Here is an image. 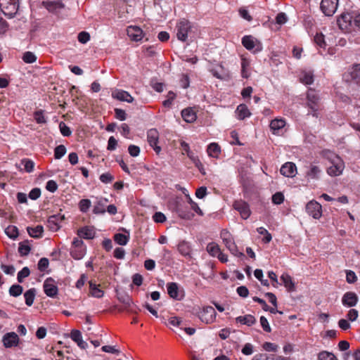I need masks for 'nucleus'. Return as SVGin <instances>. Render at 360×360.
Here are the masks:
<instances>
[{"label":"nucleus","mask_w":360,"mask_h":360,"mask_svg":"<svg viewBox=\"0 0 360 360\" xmlns=\"http://www.w3.org/2000/svg\"><path fill=\"white\" fill-rule=\"evenodd\" d=\"M19 8V0H0V10L8 18H13Z\"/></svg>","instance_id":"nucleus-1"},{"label":"nucleus","mask_w":360,"mask_h":360,"mask_svg":"<svg viewBox=\"0 0 360 360\" xmlns=\"http://www.w3.org/2000/svg\"><path fill=\"white\" fill-rule=\"evenodd\" d=\"M307 105L310 109L307 115H311L313 117H318L319 97L316 91L312 89H309L307 94Z\"/></svg>","instance_id":"nucleus-2"},{"label":"nucleus","mask_w":360,"mask_h":360,"mask_svg":"<svg viewBox=\"0 0 360 360\" xmlns=\"http://www.w3.org/2000/svg\"><path fill=\"white\" fill-rule=\"evenodd\" d=\"M243 46L253 53L261 52L263 49L262 42L252 35H245L241 39Z\"/></svg>","instance_id":"nucleus-3"},{"label":"nucleus","mask_w":360,"mask_h":360,"mask_svg":"<svg viewBox=\"0 0 360 360\" xmlns=\"http://www.w3.org/2000/svg\"><path fill=\"white\" fill-rule=\"evenodd\" d=\"M42 6L49 12L54 15H60L65 9V4L60 0L43 1Z\"/></svg>","instance_id":"nucleus-4"},{"label":"nucleus","mask_w":360,"mask_h":360,"mask_svg":"<svg viewBox=\"0 0 360 360\" xmlns=\"http://www.w3.org/2000/svg\"><path fill=\"white\" fill-rule=\"evenodd\" d=\"M191 28V22L186 19H181L176 25V37L178 39L181 41H186Z\"/></svg>","instance_id":"nucleus-5"},{"label":"nucleus","mask_w":360,"mask_h":360,"mask_svg":"<svg viewBox=\"0 0 360 360\" xmlns=\"http://www.w3.org/2000/svg\"><path fill=\"white\" fill-rule=\"evenodd\" d=\"M217 313L211 306L204 307L198 312V316L201 321L208 324L214 321Z\"/></svg>","instance_id":"nucleus-6"},{"label":"nucleus","mask_w":360,"mask_h":360,"mask_svg":"<svg viewBox=\"0 0 360 360\" xmlns=\"http://www.w3.org/2000/svg\"><path fill=\"white\" fill-rule=\"evenodd\" d=\"M221 236L224 245L233 255L236 257L244 256L243 252L238 250L237 246L236 245L233 240L231 238V236L228 231L224 230L221 233Z\"/></svg>","instance_id":"nucleus-7"},{"label":"nucleus","mask_w":360,"mask_h":360,"mask_svg":"<svg viewBox=\"0 0 360 360\" xmlns=\"http://www.w3.org/2000/svg\"><path fill=\"white\" fill-rule=\"evenodd\" d=\"M344 168L345 163L342 159H332L327 169V172L330 176H336L342 173Z\"/></svg>","instance_id":"nucleus-8"},{"label":"nucleus","mask_w":360,"mask_h":360,"mask_svg":"<svg viewBox=\"0 0 360 360\" xmlns=\"http://www.w3.org/2000/svg\"><path fill=\"white\" fill-rule=\"evenodd\" d=\"M338 6V0H322L320 8L326 16H332L335 13Z\"/></svg>","instance_id":"nucleus-9"},{"label":"nucleus","mask_w":360,"mask_h":360,"mask_svg":"<svg viewBox=\"0 0 360 360\" xmlns=\"http://www.w3.org/2000/svg\"><path fill=\"white\" fill-rule=\"evenodd\" d=\"M43 288L45 294L50 297H54L58 294V289L56 285V282L53 278L51 277L47 278L44 281Z\"/></svg>","instance_id":"nucleus-10"},{"label":"nucleus","mask_w":360,"mask_h":360,"mask_svg":"<svg viewBox=\"0 0 360 360\" xmlns=\"http://www.w3.org/2000/svg\"><path fill=\"white\" fill-rule=\"evenodd\" d=\"M307 212L314 219H318L322 215V207L315 200L309 201L306 205Z\"/></svg>","instance_id":"nucleus-11"},{"label":"nucleus","mask_w":360,"mask_h":360,"mask_svg":"<svg viewBox=\"0 0 360 360\" xmlns=\"http://www.w3.org/2000/svg\"><path fill=\"white\" fill-rule=\"evenodd\" d=\"M159 133L155 129H150L147 133V139L150 146L154 149L156 154L158 155L161 150L160 146H157L158 142Z\"/></svg>","instance_id":"nucleus-12"},{"label":"nucleus","mask_w":360,"mask_h":360,"mask_svg":"<svg viewBox=\"0 0 360 360\" xmlns=\"http://www.w3.org/2000/svg\"><path fill=\"white\" fill-rule=\"evenodd\" d=\"M354 17L349 13H342L337 22L341 30H348L353 24Z\"/></svg>","instance_id":"nucleus-13"},{"label":"nucleus","mask_w":360,"mask_h":360,"mask_svg":"<svg viewBox=\"0 0 360 360\" xmlns=\"http://www.w3.org/2000/svg\"><path fill=\"white\" fill-rule=\"evenodd\" d=\"M233 207L240 214L241 217L247 219L250 215V210L247 202L243 200H237L233 203Z\"/></svg>","instance_id":"nucleus-14"},{"label":"nucleus","mask_w":360,"mask_h":360,"mask_svg":"<svg viewBox=\"0 0 360 360\" xmlns=\"http://www.w3.org/2000/svg\"><path fill=\"white\" fill-rule=\"evenodd\" d=\"M128 37L131 41H140L144 37L143 30L138 26H129L127 29Z\"/></svg>","instance_id":"nucleus-15"},{"label":"nucleus","mask_w":360,"mask_h":360,"mask_svg":"<svg viewBox=\"0 0 360 360\" xmlns=\"http://www.w3.org/2000/svg\"><path fill=\"white\" fill-rule=\"evenodd\" d=\"M167 288V293L170 297L176 300H181L184 298V295L179 290V285L176 283H168Z\"/></svg>","instance_id":"nucleus-16"},{"label":"nucleus","mask_w":360,"mask_h":360,"mask_svg":"<svg viewBox=\"0 0 360 360\" xmlns=\"http://www.w3.org/2000/svg\"><path fill=\"white\" fill-rule=\"evenodd\" d=\"M2 342L5 347L11 348L18 345L19 338L14 332L7 333L3 336Z\"/></svg>","instance_id":"nucleus-17"},{"label":"nucleus","mask_w":360,"mask_h":360,"mask_svg":"<svg viewBox=\"0 0 360 360\" xmlns=\"http://www.w3.org/2000/svg\"><path fill=\"white\" fill-rule=\"evenodd\" d=\"M359 298L354 292H347L342 297V303L346 307H352L356 305Z\"/></svg>","instance_id":"nucleus-18"},{"label":"nucleus","mask_w":360,"mask_h":360,"mask_svg":"<svg viewBox=\"0 0 360 360\" xmlns=\"http://www.w3.org/2000/svg\"><path fill=\"white\" fill-rule=\"evenodd\" d=\"M133 0H120L119 4H122L121 9L119 11V18H124L123 20H127V16L125 13L129 14L133 11V6L131 3H133Z\"/></svg>","instance_id":"nucleus-19"},{"label":"nucleus","mask_w":360,"mask_h":360,"mask_svg":"<svg viewBox=\"0 0 360 360\" xmlns=\"http://www.w3.org/2000/svg\"><path fill=\"white\" fill-rule=\"evenodd\" d=\"M65 219L63 215L54 214L48 218L47 226L52 231H58L60 226V223Z\"/></svg>","instance_id":"nucleus-20"},{"label":"nucleus","mask_w":360,"mask_h":360,"mask_svg":"<svg viewBox=\"0 0 360 360\" xmlns=\"http://www.w3.org/2000/svg\"><path fill=\"white\" fill-rule=\"evenodd\" d=\"M114 98L129 103H131L134 101V98L131 95L128 91L122 89H114Z\"/></svg>","instance_id":"nucleus-21"},{"label":"nucleus","mask_w":360,"mask_h":360,"mask_svg":"<svg viewBox=\"0 0 360 360\" xmlns=\"http://www.w3.org/2000/svg\"><path fill=\"white\" fill-rule=\"evenodd\" d=\"M281 174L287 177H292L297 173V167L292 162L285 163L280 169Z\"/></svg>","instance_id":"nucleus-22"},{"label":"nucleus","mask_w":360,"mask_h":360,"mask_svg":"<svg viewBox=\"0 0 360 360\" xmlns=\"http://www.w3.org/2000/svg\"><path fill=\"white\" fill-rule=\"evenodd\" d=\"M108 200L106 198L101 199L98 205L95 206L94 209V212L96 214L104 213L105 212V207L107 208V211L110 213H112V205H107Z\"/></svg>","instance_id":"nucleus-23"},{"label":"nucleus","mask_w":360,"mask_h":360,"mask_svg":"<svg viewBox=\"0 0 360 360\" xmlns=\"http://www.w3.org/2000/svg\"><path fill=\"white\" fill-rule=\"evenodd\" d=\"M15 167L20 172H31L33 171L34 163L29 159H22L19 163L15 164Z\"/></svg>","instance_id":"nucleus-24"},{"label":"nucleus","mask_w":360,"mask_h":360,"mask_svg":"<svg viewBox=\"0 0 360 360\" xmlns=\"http://www.w3.org/2000/svg\"><path fill=\"white\" fill-rule=\"evenodd\" d=\"M285 120L283 118H276L271 121L270 129L274 134H278L279 131L285 126Z\"/></svg>","instance_id":"nucleus-25"},{"label":"nucleus","mask_w":360,"mask_h":360,"mask_svg":"<svg viewBox=\"0 0 360 360\" xmlns=\"http://www.w3.org/2000/svg\"><path fill=\"white\" fill-rule=\"evenodd\" d=\"M236 113L238 119L240 120H243L251 115V112L245 104H240L238 105L236 110Z\"/></svg>","instance_id":"nucleus-26"},{"label":"nucleus","mask_w":360,"mask_h":360,"mask_svg":"<svg viewBox=\"0 0 360 360\" xmlns=\"http://www.w3.org/2000/svg\"><path fill=\"white\" fill-rule=\"evenodd\" d=\"M70 337L72 340L75 342L80 348L85 349L87 347V343L82 340V333L79 330H72Z\"/></svg>","instance_id":"nucleus-27"},{"label":"nucleus","mask_w":360,"mask_h":360,"mask_svg":"<svg viewBox=\"0 0 360 360\" xmlns=\"http://www.w3.org/2000/svg\"><path fill=\"white\" fill-rule=\"evenodd\" d=\"M77 235L84 239H91L95 236V231L92 227L84 226L77 231Z\"/></svg>","instance_id":"nucleus-28"},{"label":"nucleus","mask_w":360,"mask_h":360,"mask_svg":"<svg viewBox=\"0 0 360 360\" xmlns=\"http://www.w3.org/2000/svg\"><path fill=\"white\" fill-rule=\"evenodd\" d=\"M236 321L237 323L250 326L256 323V319L254 316L251 314H247L245 316H238L236 319Z\"/></svg>","instance_id":"nucleus-29"},{"label":"nucleus","mask_w":360,"mask_h":360,"mask_svg":"<svg viewBox=\"0 0 360 360\" xmlns=\"http://www.w3.org/2000/svg\"><path fill=\"white\" fill-rule=\"evenodd\" d=\"M125 233H115L114 234V241L120 245H126L129 240V233L124 230Z\"/></svg>","instance_id":"nucleus-30"},{"label":"nucleus","mask_w":360,"mask_h":360,"mask_svg":"<svg viewBox=\"0 0 360 360\" xmlns=\"http://www.w3.org/2000/svg\"><path fill=\"white\" fill-rule=\"evenodd\" d=\"M207 152L210 158H218L221 148L217 143H212L207 146Z\"/></svg>","instance_id":"nucleus-31"},{"label":"nucleus","mask_w":360,"mask_h":360,"mask_svg":"<svg viewBox=\"0 0 360 360\" xmlns=\"http://www.w3.org/2000/svg\"><path fill=\"white\" fill-rule=\"evenodd\" d=\"M181 116L186 122H193L196 119V115L191 108H186L181 111Z\"/></svg>","instance_id":"nucleus-32"},{"label":"nucleus","mask_w":360,"mask_h":360,"mask_svg":"<svg viewBox=\"0 0 360 360\" xmlns=\"http://www.w3.org/2000/svg\"><path fill=\"white\" fill-rule=\"evenodd\" d=\"M118 299L123 303V310H126L129 312L133 311L134 304L132 300L128 295H124Z\"/></svg>","instance_id":"nucleus-33"},{"label":"nucleus","mask_w":360,"mask_h":360,"mask_svg":"<svg viewBox=\"0 0 360 360\" xmlns=\"http://www.w3.org/2000/svg\"><path fill=\"white\" fill-rule=\"evenodd\" d=\"M281 280L282 281L283 285L287 288L288 291L295 290V284L292 280V278L288 274H283L281 276Z\"/></svg>","instance_id":"nucleus-34"},{"label":"nucleus","mask_w":360,"mask_h":360,"mask_svg":"<svg viewBox=\"0 0 360 360\" xmlns=\"http://www.w3.org/2000/svg\"><path fill=\"white\" fill-rule=\"evenodd\" d=\"M27 231L31 237L37 238L41 237L44 229L42 226L38 225L34 228L27 227Z\"/></svg>","instance_id":"nucleus-35"},{"label":"nucleus","mask_w":360,"mask_h":360,"mask_svg":"<svg viewBox=\"0 0 360 360\" xmlns=\"http://www.w3.org/2000/svg\"><path fill=\"white\" fill-rule=\"evenodd\" d=\"M35 294H36V290L34 288H31V289L27 290L24 293L25 304L27 306L30 307L32 305L34 300Z\"/></svg>","instance_id":"nucleus-36"},{"label":"nucleus","mask_w":360,"mask_h":360,"mask_svg":"<svg viewBox=\"0 0 360 360\" xmlns=\"http://www.w3.org/2000/svg\"><path fill=\"white\" fill-rule=\"evenodd\" d=\"M178 250L181 255L187 257L190 256L191 248L188 243L182 241L178 245Z\"/></svg>","instance_id":"nucleus-37"},{"label":"nucleus","mask_w":360,"mask_h":360,"mask_svg":"<svg viewBox=\"0 0 360 360\" xmlns=\"http://www.w3.org/2000/svg\"><path fill=\"white\" fill-rule=\"evenodd\" d=\"M90 294L95 297L100 298L103 295V291L98 288L97 285L92 281L89 282Z\"/></svg>","instance_id":"nucleus-38"},{"label":"nucleus","mask_w":360,"mask_h":360,"mask_svg":"<svg viewBox=\"0 0 360 360\" xmlns=\"http://www.w3.org/2000/svg\"><path fill=\"white\" fill-rule=\"evenodd\" d=\"M300 80L306 85L311 84L314 82V75L311 72H303Z\"/></svg>","instance_id":"nucleus-39"},{"label":"nucleus","mask_w":360,"mask_h":360,"mask_svg":"<svg viewBox=\"0 0 360 360\" xmlns=\"http://www.w3.org/2000/svg\"><path fill=\"white\" fill-rule=\"evenodd\" d=\"M207 251L211 256L217 257L221 250L217 244L210 243L207 246Z\"/></svg>","instance_id":"nucleus-40"},{"label":"nucleus","mask_w":360,"mask_h":360,"mask_svg":"<svg viewBox=\"0 0 360 360\" xmlns=\"http://www.w3.org/2000/svg\"><path fill=\"white\" fill-rule=\"evenodd\" d=\"M37 58L36 55L31 51H25L23 53L22 57V60L25 63H28V64H31V63L36 62Z\"/></svg>","instance_id":"nucleus-41"},{"label":"nucleus","mask_w":360,"mask_h":360,"mask_svg":"<svg viewBox=\"0 0 360 360\" xmlns=\"http://www.w3.org/2000/svg\"><path fill=\"white\" fill-rule=\"evenodd\" d=\"M314 41L319 47L321 49H325L326 46L325 37L322 33H316L314 37Z\"/></svg>","instance_id":"nucleus-42"},{"label":"nucleus","mask_w":360,"mask_h":360,"mask_svg":"<svg viewBox=\"0 0 360 360\" xmlns=\"http://www.w3.org/2000/svg\"><path fill=\"white\" fill-rule=\"evenodd\" d=\"M114 360H130V359L122 352L120 347L114 345Z\"/></svg>","instance_id":"nucleus-43"},{"label":"nucleus","mask_w":360,"mask_h":360,"mask_svg":"<svg viewBox=\"0 0 360 360\" xmlns=\"http://www.w3.org/2000/svg\"><path fill=\"white\" fill-rule=\"evenodd\" d=\"M23 288L18 284L13 285L9 288V294L13 297H18L22 294Z\"/></svg>","instance_id":"nucleus-44"},{"label":"nucleus","mask_w":360,"mask_h":360,"mask_svg":"<svg viewBox=\"0 0 360 360\" xmlns=\"http://www.w3.org/2000/svg\"><path fill=\"white\" fill-rule=\"evenodd\" d=\"M6 234L11 238L15 239L18 236V229L15 226H8L5 229Z\"/></svg>","instance_id":"nucleus-45"},{"label":"nucleus","mask_w":360,"mask_h":360,"mask_svg":"<svg viewBox=\"0 0 360 360\" xmlns=\"http://www.w3.org/2000/svg\"><path fill=\"white\" fill-rule=\"evenodd\" d=\"M319 360H338V358L331 352L323 351L318 355Z\"/></svg>","instance_id":"nucleus-46"},{"label":"nucleus","mask_w":360,"mask_h":360,"mask_svg":"<svg viewBox=\"0 0 360 360\" xmlns=\"http://www.w3.org/2000/svg\"><path fill=\"white\" fill-rule=\"evenodd\" d=\"M167 98L163 101L162 104L164 107L169 108L176 98V94L173 91H170L168 92Z\"/></svg>","instance_id":"nucleus-47"},{"label":"nucleus","mask_w":360,"mask_h":360,"mask_svg":"<svg viewBox=\"0 0 360 360\" xmlns=\"http://www.w3.org/2000/svg\"><path fill=\"white\" fill-rule=\"evenodd\" d=\"M30 271L28 267H23L21 271H20L18 274L17 279L19 283H22L25 278H27L30 276Z\"/></svg>","instance_id":"nucleus-48"},{"label":"nucleus","mask_w":360,"mask_h":360,"mask_svg":"<svg viewBox=\"0 0 360 360\" xmlns=\"http://www.w3.org/2000/svg\"><path fill=\"white\" fill-rule=\"evenodd\" d=\"M34 118L38 124H44L46 122L44 112L41 110H37L34 113Z\"/></svg>","instance_id":"nucleus-49"},{"label":"nucleus","mask_w":360,"mask_h":360,"mask_svg":"<svg viewBox=\"0 0 360 360\" xmlns=\"http://www.w3.org/2000/svg\"><path fill=\"white\" fill-rule=\"evenodd\" d=\"M30 250L31 248L28 245L25 244L24 243H20L19 244L18 252L21 256L27 255L30 253Z\"/></svg>","instance_id":"nucleus-50"},{"label":"nucleus","mask_w":360,"mask_h":360,"mask_svg":"<svg viewBox=\"0 0 360 360\" xmlns=\"http://www.w3.org/2000/svg\"><path fill=\"white\" fill-rule=\"evenodd\" d=\"M49 262L46 257L41 258L37 264L38 269L44 271L49 267Z\"/></svg>","instance_id":"nucleus-51"},{"label":"nucleus","mask_w":360,"mask_h":360,"mask_svg":"<svg viewBox=\"0 0 360 360\" xmlns=\"http://www.w3.org/2000/svg\"><path fill=\"white\" fill-rule=\"evenodd\" d=\"M66 153V148L63 145H59L55 148L54 158H62Z\"/></svg>","instance_id":"nucleus-52"},{"label":"nucleus","mask_w":360,"mask_h":360,"mask_svg":"<svg viewBox=\"0 0 360 360\" xmlns=\"http://www.w3.org/2000/svg\"><path fill=\"white\" fill-rule=\"evenodd\" d=\"M59 129H60V133L64 136H69L72 134V131H71L70 127H68L63 122H61L59 124Z\"/></svg>","instance_id":"nucleus-53"},{"label":"nucleus","mask_w":360,"mask_h":360,"mask_svg":"<svg viewBox=\"0 0 360 360\" xmlns=\"http://www.w3.org/2000/svg\"><path fill=\"white\" fill-rule=\"evenodd\" d=\"M79 206L82 212H86L91 206V201L88 199H82L80 200Z\"/></svg>","instance_id":"nucleus-54"},{"label":"nucleus","mask_w":360,"mask_h":360,"mask_svg":"<svg viewBox=\"0 0 360 360\" xmlns=\"http://www.w3.org/2000/svg\"><path fill=\"white\" fill-rule=\"evenodd\" d=\"M78 41L82 44H86L90 40V34L85 31L79 33L77 37Z\"/></svg>","instance_id":"nucleus-55"},{"label":"nucleus","mask_w":360,"mask_h":360,"mask_svg":"<svg viewBox=\"0 0 360 360\" xmlns=\"http://www.w3.org/2000/svg\"><path fill=\"white\" fill-rule=\"evenodd\" d=\"M249 66V62L243 58L241 61V75L243 78H248L249 77V75L247 72V68Z\"/></svg>","instance_id":"nucleus-56"},{"label":"nucleus","mask_w":360,"mask_h":360,"mask_svg":"<svg viewBox=\"0 0 360 360\" xmlns=\"http://www.w3.org/2000/svg\"><path fill=\"white\" fill-rule=\"evenodd\" d=\"M321 173V170L316 166H313L308 172V176L311 179H318L319 177V174Z\"/></svg>","instance_id":"nucleus-57"},{"label":"nucleus","mask_w":360,"mask_h":360,"mask_svg":"<svg viewBox=\"0 0 360 360\" xmlns=\"http://www.w3.org/2000/svg\"><path fill=\"white\" fill-rule=\"evenodd\" d=\"M115 117L121 120H125L127 118V114L124 110L120 108H114Z\"/></svg>","instance_id":"nucleus-58"},{"label":"nucleus","mask_w":360,"mask_h":360,"mask_svg":"<svg viewBox=\"0 0 360 360\" xmlns=\"http://www.w3.org/2000/svg\"><path fill=\"white\" fill-rule=\"evenodd\" d=\"M351 76L354 79L360 80V64L353 66Z\"/></svg>","instance_id":"nucleus-59"},{"label":"nucleus","mask_w":360,"mask_h":360,"mask_svg":"<svg viewBox=\"0 0 360 360\" xmlns=\"http://www.w3.org/2000/svg\"><path fill=\"white\" fill-rule=\"evenodd\" d=\"M284 200V195L281 192H277L272 196V202L276 205L281 204Z\"/></svg>","instance_id":"nucleus-60"},{"label":"nucleus","mask_w":360,"mask_h":360,"mask_svg":"<svg viewBox=\"0 0 360 360\" xmlns=\"http://www.w3.org/2000/svg\"><path fill=\"white\" fill-rule=\"evenodd\" d=\"M346 280L349 283H354L356 281L357 277L353 271L348 270L346 272Z\"/></svg>","instance_id":"nucleus-61"},{"label":"nucleus","mask_w":360,"mask_h":360,"mask_svg":"<svg viewBox=\"0 0 360 360\" xmlns=\"http://www.w3.org/2000/svg\"><path fill=\"white\" fill-rule=\"evenodd\" d=\"M153 219L157 223H163L166 221V217L163 213L157 212L153 214Z\"/></svg>","instance_id":"nucleus-62"},{"label":"nucleus","mask_w":360,"mask_h":360,"mask_svg":"<svg viewBox=\"0 0 360 360\" xmlns=\"http://www.w3.org/2000/svg\"><path fill=\"white\" fill-rule=\"evenodd\" d=\"M358 316H359V312L356 309H351L347 314V318L350 321H356L357 319Z\"/></svg>","instance_id":"nucleus-63"},{"label":"nucleus","mask_w":360,"mask_h":360,"mask_svg":"<svg viewBox=\"0 0 360 360\" xmlns=\"http://www.w3.org/2000/svg\"><path fill=\"white\" fill-rule=\"evenodd\" d=\"M46 188L47 191L54 193L58 189V185L55 181L49 180L46 183Z\"/></svg>","instance_id":"nucleus-64"}]
</instances>
